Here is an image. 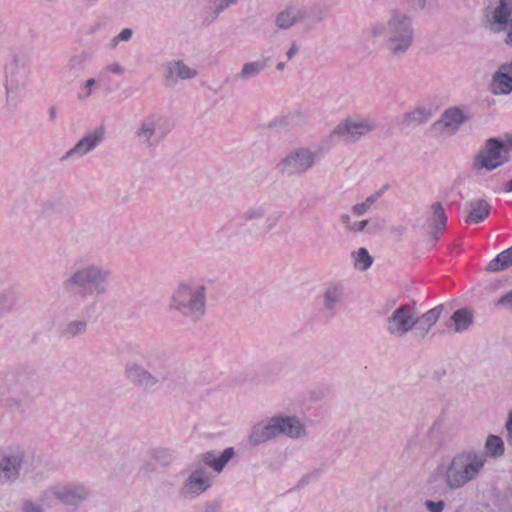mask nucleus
<instances>
[{"mask_svg":"<svg viewBox=\"0 0 512 512\" xmlns=\"http://www.w3.org/2000/svg\"><path fill=\"white\" fill-rule=\"evenodd\" d=\"M234 455V450H223L219 455H216L214 451H211L202 455V461L215 472L220 473Z\"/></svg>","mask_w":512,"mask_h":512,"instance_id":"obj_21","label":"nucleus"},{"mask_svg":"<svg viewBox=\"0 0 512 512\" xmlns=\"http://www.w3.org/2000/svg\"><path fill=\"white\" fill-rule=\"evenodd\" d=\"M504 427L507 432V441L510 445H512V410H510L507 414Z\"/></svg>","mask_w":512,"mask_h":512,"instance_id":"obj_38","label":"nucleus"},{"mask_svg":"<svg viewBox=\"0 0 512 512\" xmlns=\"http://www.w3.org/2000/svg\"><path fill=\"white\" fill-rule=\"evenodd\" d=\"M432 118V109L427 106H416L402 116V123L406 127L420 126Z\"/></svg>","mask_w":512,"mask_h":512,"instance_id":"obj_20","label":"nucleus"},{"mask_svg":"<svg viewBox=\"0 0 512 512\" xmlns=\"http://www.w3.org/2000/svg\"><path fill=\"white\" fill-rule=\"evenodd\" d=\"M260 216H261V212L260 211H253V212L248 213V215H247V217L249 219L257 218V217H260Z\"/></svg>","mask_w":512,"mask_h":512,"instance_id":"obj_49","label":"nucleus"},{"mask_svg":"<svg viewBox=\"0 0 512 512\" xmlns=\"http://www.w3.org/2000/svg\"><path fill=\"white\" fill-rule=\"evenodd\" d=\"M283 68H284V63H279V64L277 65V69H278V70H282Z\"/></svg>","mask_w":512,"mask_h":512,"instance_id":"obj_53","label":"nucleus"},{"mask_svg":"<svg viewBox=\"0 0 512 512\" xmlns=\"http://www.w3.org/2000/svg\"><path fill=\"white\" fill-rule=\"evenodd\" d=\"M497 305L505 306L512 309V292H508L501 298H499V300L497 301Z\"/></svg>","mask_w":512,"mask_h":512,"instance_id":"obj_42","label":"nucleus"},{"mask_svg":"<svg viewBox=\"0 0 512 512\" xmlns=\"http://www.w3.org/2000/svg\"><path fill=\"white\" fill-rule=\"evenodd\" d=\"M304 17L305 13L301 8L288 6L275 15L274 23L278 29L288 30L295 24L300 23Z\"/></svg>","mask_w":512,"mask_h":512,"instance_id":"obj_19","label":"nucleus"},{"mask_svg":"<svg viewBox=\"0 0 512 512\" xmlns=\"http://www.w3.org/2000/svg\"><path fill=\"white\" fill-rule=\"evenodd\" d=\"M24 460L21 450H0V484L10 485L19 475Z\"/></svg>","mask_w":512,"mask_h":512,"instance_id":"obj_11","label":"nucleus"},{"mask_svg":"<svg viewBox=\"0 0 512 512\" xmlns=\"http://www.w3.org/2000/svg\"><path fill=\"white\" fill-rule=\"evenodd\" d=\"M490 91L495 96L509 95L512 92V75L504 64L492 75Z\"/></svg>","mask_w":512,"mask_h":512,"instance_id":"obj_16","label":"nucleus"},{"mask_svg":"<svg viewBox=\"0 0 512 512\" xmlns=\"http://www.w3.org/2000/svg\"><path fill=\"white\" fill-rule=\"evenodd\" d=\"M376 128V123L367 118L347 117L335 126L331 136L346 137L356 141L372 133Z\"/></svg>","mask_w":512,"mask_h":512,"instance_id":"obj_9","label":"nucleus"},{"mask_svg":"<svg viewBox=\"0 0 512 512\" xmlns=\"http://www.w3.org/2000/svg\"><path fill=\"white\" fill-rule=\"evenodd\" d=\"M87 324L85 321H73L66 327V333L70 336H77L85 332Z\"/></svg>","mask_w":512,"mask_h":512,"instance_id":"obj_32","label":"nucleus"},{"mask_svg":"<svg viewBox=\"0 0 512 512\" xmlns=\"http://www.w3.org/2000/svg\"><path fill=\"white\" fill-rule=\"evenodd\" d=\"M351 259L354 269L360 272H366L374 262V258L364 247H360L353 251L351 253Z\"/></svg>","mask_w":512,"mask_h":512,"instance_id":"obj_24","label":"nucleus"},{"mask_svg":"<svg viewBox=\"0 0 512 512\" xmlns=\"http://www.w3.org/2000/svg\"><path fill=\"white\" fill-rule=\"evenodd\" d=\"M104 135L105 128L103 126H100L93 132L86 134L75 144L73 148L66 152L64 159H67L75 154L86 155L103 141Z\"/></svg>","mask_w":512,"mask_h":512,"instance_id":"obj_15","label":"nucleus"},{"mask_svg":"<svg viewBox=\"0 0 512 512\" xmlns=\"http://www.w3.org/2000/svg\"><path fill=\"white\" fill-rule=\"evenodd\" d=\"M7 298L6 296L2 295L0 296V305H3L6 302Z\"/></svg>","mask_w":512,"mask_h":512,"instance_id":"obj_52","label":"nucleus"},{"mask_svg":"<svg viewBox=\"0 0 512 512\" xmlns=\"http://www.w3.org/2000/svg\"><path fill=\"white\" fill-rule=\"evenodd\" d=\"M490 213V205L483 199L471 204V211L466 219L467 222L478 223L483 221Z\"/></svg>","mask_w":512,"mask_h":512,"instance_id":"obj_27","label":"nucleus"},{"mask_svg":"<svg viewBox=\"0 0 512 512\" xmlns=\"http://www.w3.org/2000/svg\"><path fill=\"white\" fill-rule=\"evenodd\" d=\"M418 323L414 305H400L387 318V331L391 336L401 338L412 331Z\"/></svg>","mask_w":512,"mask_h":512,"instance_id":"obj_7","label":"nucleus"},{"mask_svg":"<svg viewBox=\"0 0 512 512\" xmlns=\"http://www.w3.org/2000/svg\"><path fill=\"white\" fill-rule=\"evenodd\" d=\"M323 297L325 309L329 311L334 310L344 297L343 286L339 283H330L326 287Z\"/></svg>","mask_w":512,"mask_h":512,"instance_id":"obj_23","label":"nucleus"},{"mask_svg":"<svg viewBox=\"0 0 512 512\" xmlns=\"http://www.w3.org/2000/svg\"><path fill=\"white\" fill-rule=\"evenodd\" d=\"M306 435L307 427L298 416L276 414L252 427L249 442L256 446L280 436L298 440Z\"/></svg>","mask_w":512,"mask_h":512,"instance_id":"obj_2","label":"nucleus"},{"mask_svg":"<svg viewBox=\"0 0 512 512\" xmlns=\"http://www.w3.org/2000/svg\"><path fill=\"white\" fill-rule=\"evenodd\" d=\"M504 442L497 435H489L486 439L485 448H503Z\"/></svg>","mask_w":512,"mask_h":512,"instance_id":"obj_34","label":"nucleus"},{"mask_svg":"<svg viewBox=\"0 0 512 512\" xmlns=\"http://www.w3.org/2000/svg\"><path fill=\"white\" fill-rule=\"evenodd\" d=\"M133 35V32L129 28L123 29L116 37L111 41V46L114 48L120 41H129Z\"/></svg>","mask_w":512,"mask_h":512,"instance_id":"obj_33","label":"nucleus"},{"mask_svg":"<svg viewBox=\"0 0 512 512\" xmlns=\"http://www.w3.org/2000/svg\"><path fill=\"white\" fill-rule=\"evenodd\" d=\"M504 143L496 138L486 141L485 147L476 157V165L487 170H493L501 166L506 158L502 155Z\"/></svg>","mask_w":512,"mask_h":512,"instance_id":"obj_13","label":"nucleus"},{"mask_svg":"<svg viewBox=\"0 0 512 512\" xmlns=\"http://www.w3.org/2000/svg\"><path fill=\"white\" fill-rule=\"evenodd\" d=\"M162 454H163V450H158V453L155 455V458L157 460L161 461V463L163 465L169 464L170 459H168V457H166L165 455H162Z\"/></svg>","mask_w":512,"mask_h":512,"instance_id":"obj_46","label":"nucleus"},{"mask_svg":"<svg viewBox=\"0 0 512 512\" xmlns=\"http://www.w3.org/2000/svg\"><path fill=\"white\" fill-rule=\"evenodd\" d=\"M298 52V45L296 43H292L291 47L286 53L287 58L292 59Z\"/></svg>","mask_w":512,"mask_h":512,"instance_id":"obj_45","label":"nucleus"},{"mask_svg":"<svg viewBox=\"0 0 512 512\" xmlns=\"http://www.w3.org/2000/svg\"><path fill=\"white\" fill-rule=\"evenodd\" d=\"M213 484L211 473L203 466L193 469L182 482L179 494L185 500H193L206 492Z\"/></svg>","mask_w":512,"mask_h":512,"instance_id":"obj_8","label":"nucleus"},{"mask_svg":"<svg viewBox=\"0 0 512 512\" xmlns=\"http://www.w3.org/2000/svg\"><path fill=\"white\" fill-rule=\"evenodd\" d=\"M197 70L183 61H170L165 66V79L169 82L177 80H190L197 76Z\"/></svg>","mask_w":512,"mask_h":512,"instance_id":"obj_18","label":"nucleus"},{"mask_svg":"<svg viewBox=\"0 0 512 512\" xmlns=\"http://www.w3.org/2000/svg\"><path fill=\"white\" fill-rule=\"evenodd\" d=\"M442 311L443 306L439 305L425 312L421 316H418L420 323L419 331L422 338L426 337L431 328L437 323Z\"/></svg>","mask_w":512,"mask_h":512,"instance_id":"obj_22","label":"nucleus"},{"mask_svg":"<svg viewBox=\"0 0 512 512\" xmlns=\"http://www.w3.org/2000/svg\"><path fill=\"white\" fill-rule=\"evenodd\" d=\"M317 158V152L309 147H297L290 150L278 162L276 169L281 174H303L315 165Z\"/></svg>","mask_w":512,"mask_h":512,"instance_id":"obj_6","label":"nucleus"},{"mask_svg":"<svg viewBox=\"0 0 512 512\" xmlns=\"http://www.w3.org/2000/svg\"><path fill=\"white\" fill-rule=\"evenodd\" d=\"M220 509L221 501L213 499L204 503L203 512H220Z\"/></svg>","mask_w":512,"mask_h":512,"instance_id":"obj_35","label":"nucleus"},{"mask_svg":"<svg viewBox=\"0 0 512 512\" xmlns=\"http://www.w3.org/2000/svg\"><path fill=\"white\" fill-rule=\"evenodd\" d=\"M368 225V220H362L359 222H354L352 225H349V231L351 232H361L364 231L366 226Z\"/></svg>","mask_w":512,"mask_h":512,"instance_id":"obj_43","label":"nucleus"},{"mask_svg":"<svg viewBox=\"0 0 512 512\" xmlns=\"http://www.w3.org/2000/svg\"><path fill=\"white\" fill-rule=\"evenodd\" d=\"M265 67V61L247 62L242 66L239 76L242 79H249L258 75Z\"/></svg>","mask_w":512,"mask_h":512,"instance_id":"obj_30","label":"nucleus"},{"mask_svg":"<svg viewBox=\"0 0 512 512\" xmlns=\"http://www.w3.org/2000/svg\"><path fill=\"white\" fill-rule=\"evenodd\" d=\"M405 3L415 11L423 10L426 7V0H404Z\"/></svg>","mask_w":512,"mask_h":512,"instance_id":"obj_40","label":"nucleus"},{"mask_svg":"<svg viewBox=\"0 0 512 512\" xmlns=\"http://www.w3.org/2000/svg\"><path fill=\"white\" fill-rule=\"evenodd\" d=\"M451 321L454 324V331L460 333L472 325L473 314L469 309L462 308L452 314Z\"/></svg>","mask_w":512,"mask_h":512,"instance_id":"obj_25","label":"nucleus"},{"mask_svg":"<svg viewBox=\"0 0 512 512\" xmlns=\"http://www.w3.org/2000/svg\"><path fill=\"white\" fill-rule=\"evenodd\" d=\"M341 222L345 225V227L349 230V225H352L354 222L351 220V216L348 214H344L341 216Z\"/></svg>","mask_w":512,"mask_h":512,"instance_id":"obj_47","label":"nucleus"},{"mask_svg":"<svg viewBox=\"0 0 512 512\" xmlns=\"http://www.w3.org/2000/svg\"><path fill=\"white\" fill-rule=\"evenodd\" d=\"M432 217H431V232L436 234L442 232L446 225V215L443 206L440 203H434L431 206Z\"/></svg>","mask_w":512,"mask_h":512,"instance_id":"obj_28","label":"nucleus"},{"mask_svg":"<svg viewBox=\"0 0 512 512\" xmlns=\"http://www.w3.org/2000/svg\"><path fill=\"white\" fill-rule=\"evenodd\" d=\"M238 0H218L215 3V12L218 14L228 8L230 5L237 3Z\"/></svg>","mask_w":512,"mask_h":512,"instance_id":"obj_39","label":"nucleus"},{"mask_svg":"<svg viewBox=\"0 0 512 512\" xmlns=\"http://www.w3.org/2000/svg\"><path fill=\"white\" fill-rule=\"evenodd\" d=\"M156 134V123L153 120L141 122L136 130V136L145 144H151V140Z\"/></svg>","mask_w":512,"mask_h":512,"instance_id":"obj_29","label":"nucleus"},{"mask_svg":"<svg viewBox=\"0 0 512 512\" xmlns=\"http://www.w3.org/2000/svg\"><path fill=\"white\" fill-rule=\"evenodd\" d=\"M171 306L194 319L206 313V287L192 280L179 281L170 297Z\"/></svg>","mask_w":512,"mask_h":512,"instance_id":"obj_4","label":"nucleus"},{"mask_svg":"<svg viewBox=\"0 0 512 512\" xmlns=\"http://www.w3.org/2000/svg\"><path fill=\"white\" fill-rule=\"evenodd\" d=\"M377 199H378V195H372V196H369L368 198H366V200L364 202L355 204L352 207L353 214H355L356 216H361V215L365 214L372 207V205L377 201Z\"/></svg>","mask_w":512,"mask_h":512,"instance_id":"obj_31","label":"nucleus"},{"mask_svg":"<svg viewBox=\"0 0 512 512\" xmlns=\"http://www.w3.org/2000/svg\"><path fill=\"white\" fill-rule=\"evenodd\" d=\"M389 49L394 55L406 52L413 42L412 20L409 16L394 12L388 21Z\"/></svg>","mask_w":512,"mask_h":512,"instance_id":"obj_5","label":"nucleus"},{"mask_svg":"<svg viewBox=\"0 0 512 512\" xmlns=\"http://www.w3.org/2000/svg\"><path fill=\"white\" fill-rule=\"evenodd\" d=\"M47 493L66 506H78L90 495V491L84 485L76 483L53 486Z\"/></svg>","mask_w":512,"mask_h":512,"instance_id":"obj_12","label":"nucleus"},{"mask_svg":"<svg viewBox=\"0 0 512 512\" xmlns=\"http://www.w3.org/2000/svg\"><path fill=\"white\" fill-rule=\"evenodd\" d=\"M21 511L22 512H43V509L41 508V506L35 504L31 500H26L23 503Z\"/></svg>","mask_w":512,"mask_h":512,"instance_id":"obj_37","label":"nucleus"},{"mask_svg":"<svg viewBox=\"0 0 512 512\" xmlns=\"http://www.w3.org/2000/svg\"><path fill=\"white\" fill-rule=\"evenodd\" d=\"M505 67L507 68V70H509V72L511 73L512 75V61L509 62V63H504Z\"/></svg>","mask_w":512,"mask_h":512,"instance_id":"obj_51","label":"nucleus"},{"mask_svg":"<svg viewBox=\"0 0 512 512\" xmlns=\"http://www.w3.org/2000/svg\"><path fill=\"white\" fill-rule=\"evenodd\" d=\"M505 190H506L507 192H512V180H511V181H509V182L506 184V186H505Z\"/></svg>","mask_w":512,"mask_h":512,"instance_id":"obj_50","label":"nucleus"},{"mask_svg":"<svg viewBox=\"0 0 512 512\" xmlns=\"http://www.w3.org/2000/svg\"><path fill=\"white\" fill-rule=\"evenodd\" d=\"M96 84V81L95 79L91 78V79H88L82 89V94L79 96L81 99H87L91 96L92 94V89L93 87L95 86Z\"/></svg>","mask_w":512,"mask_h":512,"instance_id":"obj_36","label":"nucleus"},{"mask_svg":"<svg viewBox=\"0 0 512 512\" xmlns=\"http://www.w3.org/2000/svg\"><path fill=\"white\" fill-rule=\"evenodd\" d=\"M504 143V150L511 149L512 150V135L506 137Z\"/></svg>","mask_w":512,"mask_h":512,"instance_id":"obj_48","label":"nucleus"},{"mask_svg":"<svg viewBox=\"0 0 512 512\" xmlns=\"http://www.w3.org/2000/svg\"><path fill=\"white\" fill-rule=\"evenodd\" d=\"M489 28L493 33H503L505 44L512 46V0H499L489 20Z\"/></svg>","mask_w":512,"mask_h":512,"instance_id":"obj_10","label":"nucleus"},{"mask_svg":"<svg viewBox=\"0 0 512 512\" xmlns=\"http://www.w3.org/2000/svg\"><path fill=\"white\" fill-rule=\"evenodd\" d=\"M125 374L127 379L137 387L151 388L159 383L155 374L135 361L128 362L125 365Z\"/></svg>","mask_w":512,"mask_h":512,"instance_id":"obj_14","label":"nucleus"},{"mask_svg":"<svg viewBox=\"0 0 512 512\" xmlns=\"http://www.w3.org/2000/svg\"><path fill=\"white\" fill-rule=\"evenodd\" d=\"M469 117L458 107L447 109L436 123L443 128L445 133L455 134L460 126L466 122Z\"/></svg>","mask_w":512,"mask_h":512,"instance_id":"obj_17","label":"nucleus"},{"mask_svg":"<svg viewBox=\"0 0 512 512\" xmlns=\"http://www.w3.org/2000/svg\"><path fill=\"white\" fill-rule=\"evenodd\" d=\"M110 272L96 263L83 265L74 270L64 281L66 291L86 298L89 295L102 296L108 291Z\"/></svg>","mask_w":512,"mask_h":512,"instance_id":"obj_3","label":"nucleus"},{"mask_svg":"<svg viewBox=\"0 0 512 512\" xmlns=\"http://www.w3.org/2000/svg\"><path fill=\"white\" fill-rule=\"evenodd\" d=\"M512 266V246L505 251L499 253L496 258L491 260L487 265V271L497 272L505 270Z\"/></svg>","mask_w":512,"mask_h":512,"instance_id":"obj_26","label":"nucleus"},{"mask_svg":"<svg viewBox=\"0 0 512 512\" xmlns=\"http://www.w3.org/2000/svg\"><path fill=\"white\" fill-rule=\"evenodd\" d=\"M108 71L113 73V74H117V75H120L124 72V69L123 67L118 64V63H112L108 66Z\"/></svg>","mask_w":512,"mask_h":512,"instance_id":"obj_44","label":"nucleus"},{"mask_svg":"<svg viewBox=\"0 0 512 512\" xmlns=\"http://www.w3.org/2000/svg\"><path fill=\"white\" fill-rule=\"evenodd\" d=\"M426 507L430 512H442L444 509V502L443 501H438V502L427 501Z\"/></svg>","mask_w":512,"mask_h":512,"instance_id":"obj_41","label":"nucleus"},{"mask_svg":"<svg viewBox=\"0 0 512 512\" xmlns=\"http://www.w3.org/2000/svg\"><path fill=\"white\" fill-rule=\"evenodd\" d=\"M504 450H465L457 454L445 469V482L451 489L463 487L475 479L487 457L499 458Z\"/></svg>","mask_w":512,"mask_h":512,"instance_id":"obj_1","label":"nucleus"}]
</instances>
